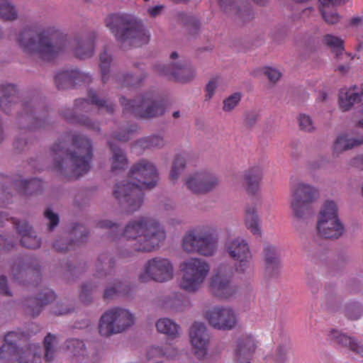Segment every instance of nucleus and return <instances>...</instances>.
Returning <instances> with one entry per match:
<instances>
[{
  "mask_svg": "<svg viewBox=\"0 0 363 363\" xmlns=\"http://www.w3.org/2000/svg\"><path fill=\"white\" fill-rule=\"evenodd\" d=\"M189 339L196 357L200 359L205 358L209 342V335L205 323L194 322L189 329Z\"/></svg>",
  "mask_w": 363,
  "mask_h": 363,
  "instance_id": "nucleus-16",
  "label": "nucleus"
},
{
  "mask_svg": "<svg viewBox=\"0 0 363 363\" xmlns=\"http://www.w3.org/2000/svg\"><path fill=\"white\" fill-rule=\"evenodd\" d=\"M155 70L159 74L172 77L181 82L192 80L196 74V69L177 52L171 53L168 67L158 65L155 67Z\"/></svg>",
  "mask_w": 363,
  "mask_h": 363,
  "instance_id": "nucleus-13",
  "label": "nucleus"
},
{
  "mask_svg": "<svg viewBox=\"0 0 363 363\" xmlns=\"http://www.w3.org/2000/svg\"><path fill=\"white\" fill-rule=\"evenodd\" d=\"M222 84L223 79L221 77L216 76L211 78L205 87V100L210 101Z\"/></svg>",
  "mask_w": 363,
  "mask_h": 363,
  "instance_id": "nucleus-35",
  "label": "nucleus"
},
{
  "mask_svg": "<svg viewBox=\"0 0 363 363\" xmlns=\"http://www.w3.org/2000/svg\"><path fill=\"white\" fill-rule=\"evenodd\" d=\"M16 93V89L13 85L6 84L0 85V102H3L4 99H7Z\"/></svg>",
  "mask_w": 363,
  "mask_h": 363,
  "instance_id": "nucleus-48",
  "label": "nucleus"
},
{
  "mask_svg": "<svg viewBox=\"0 0 363 363\" xmlns=\"http://www.w3.org/2000/svg\"><path fill=\"white\" fill-rule=\"evenodd\" d=\"M178 354L177 348L172 346H167L162 349L158 346H154L150 348L147 356L149 358L156 357H164L167 358H174Z\"/></svg>",
  "mask_w": 363,
  "mask_h": 363,
  "instance_id": "nucleus-33",
  "label": "nucleus"
},
{
  "mask_svg": "<svg viewBox=\"0 0 363 363\" xmlns=\"http://www.w3.org/2000/svg\"><path fill=\"white\" fill-rule=\"evenodd\" d=\"M205 319L214 329L219 330H231L239 323L238 313L228 306H216L204 312Z\"/></svg>",
  "mask_w": 363,
  "mask_h": 363,
  "instance_id": "nucleus-12",
  "label": "nucleus"
},
{
  "mask_svg": "<svg viewBox=\"0 0 363 363\" xmlns=\"http://www.w3.org/2000/svg\"><path fill=\"white\" fill-rule=\"evenodd\" d=\"M140 146L143 148L157 147L160 148L165 144L164 138L160 135H154L140 141Z\"/></svg>",
  "mask_w": 363,
  "mask_h": 363,
  "instance_id": "nucleus-39",
  "label": "nucleus"
},
{
  "mask_svg": "<svg viewBox=\"0 0 363 363\" xmlns=\"http://www.w3.org/2000/svg\"><path fill=\"white\" fill-rule=\"evenodd\" d=\"M111 62V57L109 53L104 52L100 55V68L102 77L104 80L105 75L108 72Z\"/></svg>",
  "mask_w": 363,
  "mask_h": 363,
  "instance_id": "nucleus-47",
  "label": "nucleus"
},
{
  "mask_svg": "<svg viewBox=\"0 0 363 363\" xmlns=\"http://www.w3.org/2000/svg\"><path fill=\"white\" fill-rule=\"evenodd\" d=\"M0 294L6 296L11 295V292L7 287L6 280L4 277H0Z\"/></svg>",
  "mask_w": 363,
  "mask_h": 363,
  "instance_id": "nucleus-55",
  "label": "nucleus"
},
{
  "mask_svg": "<svg viewBox=\"0 0 363 363\" xmlns=\"http://www.w3.org/2000/svg\"><path fill=\"white\" fill-rule=\"evenodd\" d=\"M155 327L158 333L166 335L171 339L180 335V326L169 318H161L156 321Z\"/></svg>",
  "mask_w": 363,
  "mask_h": 363,
  "instance_id": "nucleus-27",
  "label": "nucleus"
},
{
  "mask_svg": "<svg viewBox=\"0 0 363 363\" xmlns=\"http://www.w3.org/2000/svg\"><path fill=\"white\" fill-rule=\"evenodd\" d=\"M257 347L253 336L246 335L240 337L237 341L235 350V359L239 363H250Z\"/></svg>",
  "mask_w": 363,
  "mask_h": 363,
  "instance_id": "nucleus-19",
  "label": "nucleus"
},
{
  "mask_svg": "<svg viewBox=\"0 0 363 363\" xmlns=\"http://www.w3.org/2000/svg\"><path fill=\"white\" fill-rule=\"evenodd\" d=\"M121 104L126 110H130L135 115L143 118L161 115L164 109L162 103L154 98L151 94H147L132 102L123 98Z\"/></svg>",
  "mask_w": 363,
  "mask_h": 363,
  "instance_id": "nucleus-14",
  "label": "nucleus"
},
{
  "mask_svg": "<svg viewBox=\"0 0 363 363\" xmlns=\"http://www.w3.org/2000/svg\"><path fill=\"white\" fill-rule=\"evenodd\" d=\"M298 125L301 130L311 133L315 130V125L311 117L307 114H300L298 118Z\"/></svg>",
  "mask_w": 363,
  "mask_h": 363,
  "instance_id": "nucleus-41",
  "label": "nucleus"
},
{
  "mask_svg": "<svg viewBox=\"0 0 363 363\" xmlns=\"http://www.w3.org/2000/svg\"><path fill=\"white\" fill-rule=\"evenodd\" d=\"M242 98V95L240 92H235L223 101V110L225 112H230L234 110L239 104Z\"/></svg>",
  "mask_w": 363,
  "mask_h": 363,
  "instance_id": "nucleus-38",
  "label": "nucleus"
},
{
  "mask_svg": "<svg viewBox=\"0 0 363 363\" xmlns=\"http://www.w3.org/2000/svg\"><path fill=\"white\" fill-rule=\"evenodd\" d=\"M41 350L36 345H29L18 349L13 358L2 363H40Z\"/></svg>",
  "mask_w": 363,
  "mask_h": 363,
  "instance_id": "nucleus-20",
  "label": "nucleus"
},
{
  "mask_svg": "<svg viewBox=\"0 0 363 363\" xmlns=\"http://www.w3.org/2000/svg\"><path fill=\"white\" fill-rule=\"evenodd\" d=\"M174 276V267L167 258L155 257L147 260L139 274V279L147 282L153 280L163 283L172 280Z\"/></svg>",
  "mask_w": 363,
  "mask_h": 363,
  "instance_id": "nucleus-11",
  "label": "nucleus"
},
{
  "mask_svg": "<svg viewBox=\"0 0 363 363\" xmlns=\"http://www.w3.org/2000/svg\"><path fill=\"white\" fill-rule=\"evenodd\" d=\"M57 342V338L55 336L48 335L44 340L45 354V357L46 360L50 361L53 357L54 354V346Z\"/></svg>",
  "mask_w": 363,
  "mask_h": 363,
  "instance_id": "nucleus-43",
  "label": "nucleus"
},
{
  "mask_svg": "<svg viewBox=\"0 0 363 363\" xmlns=\"http://www.w3.org/2000/svg\"><path fill=\"white\" fill-rule=\"evenodd\" d=\"M17 43L23 51L43 60L50 61L65 50L67 40L54 26H48L39 33L33 28L19 33Z\"/></svg>",
  "mask_w": 363,
  "mask_h": 363,
  "instance_id": "nucleus-3",
  "label": "nucleus"
},
{
  "mask_svg": "<svg viewBox=\"0 0 363 363\" xmlns=\"http://www.w3.org/2000/svg\"><path fill=\"white\" fill-rule=\"evenodd\" d=\"M345 315L351 320H357L363 316V306L356 302L348 303L345 308Z\"/></svg>",
  "mask_w": 363,
  "mask_h": 363,
  "instance_id": "nucleus-34",
  "label": "nucleus"
},
{
  "mask_svg": "<svg viewBox=\"0 0 363 363\" xmlns=\"http://www.w3.org/2000/svg\"><path fill=\"white\" fill-rule=\"evenodd\" d=\"M319 196L318 190L314 186L303 182L294 184L290 191L289 207L293 216L305 219L311 214V204Z\"/></svg>",
  "mask_w": 363,
  "mask_h": 363,
  "instance_id": "nucleus-8",
  "label": "nucleus"
},
{
  "mask_svg": "<svg viewBox=\"0 0 363 363\" xmlns=\"http://www.w3.org/2000/svg\"><path fill=\"white\" fill-rule=\"evenodd\" d=\"M55 169L62 176L78 178L90 168L92 150L90 141L82 136L73 138V150L65 149L64 143H56L52 149Z\"/></svg>",
  "mask_w": 363,
  "mask_h": 363,
  "instance_id": "nucleus-4",
  "label": "nucleus"
},
{
  "mask_svg": "<svg viewBox=\"0 0 363 363\" xmlns=\"http://www.w3.org/2000/svg\"><path fill=\"white\" fill-rule=\"evenodd\" d=\"M12 223L16 226L21 236V242L26 247L36 249L40 246L41 240L38 238L32 228L25 220L17 221L13 219Z\"/></svg>",
  "mask_w": 363,
  "mask_h": 363,
  "instance_id": "nucleus-21",
  "label": "nucleus"
},
{
  "mask_svg": "<svg viewBox=\"0 0 363 363\" xmlns=\"http://www.w3.org/2000/svg\"><path fill=\"white\" fill-rule=\"evenodd\" d=\"M363 99V84L342 88L338 94V105L341 110L347 111Z\"/></svg>",
  "mask_w": 363,
  "mask_h": 363,
  "instance_id": "nucleus-18",
  "label": "nucleus"
},
{
  "mask_svg": "<svg viewBox=\"0 0 363 363\" xmlns=\"http://www.w3.org/2000/svg\"><path fill=\"white\" fill-rule=\"evenodd\" d=\"M233 0H220V5L225 10L228 9V6H232Z\"/></svg>",
  "mask_w": 363,
  "mask_h": 363,
  "instance_id": "nucleus-60",
  "label": "nucleus"
},
{
  "mask_svg": "<svg viewBox=\"0 0 363 363\" xmlns=\"http://www.w3.org/2000/svg\"><path fill=\"white\" fill-rule=\"evenodd\" d=\"M45 216L50 222L49 225L50 229H52L58 224V216L56 213H53L50 208L45 210Z\"/></svg>",
  "mask_w": 363,
  "mask_h": 363,
  "instance_id": "nucleus-52",
  "label": "nucleus"
},
{
  "mask_svg": "<svg viewBox=\"0 0 363 363\" xmlns=\"http://www.w3.org/2000/svg\"><path fill=\"white\" fill-rule=\"evenodd\" d=\"M106 26L118 40H130L135 45L148 42L150 34L135 17L126 13L111 14L106 17Z\"/></svg>",
  "mask_w": 363,
  "mask_h": 363,
  "instance_id": "nucleus-6",
  "label": "nucleus"
},
{
  "mask_svg": "<svg viewBox=\"0 0 363 363\" xmlns=\"http://www.w3.org/2000/svg\"><path fill=\"white\" fill-rule=\"evenodd\" d=\"M20 337L21 335L17 332H10L5 335L4 344L0 347V360L2 362L13 358L14 353L18 350L16 343Z\"/></svg>",
  "mask_w": 363,
  "mask_h": 363,
  "instance_id": "nucleus-25",
  "label": "nucleus"
},
{
  "mask_svg": "<svg viewBox=\"0 0 363 363\" xmlns=\"http://www.w3.org/2000/svg\"><path fill=\"white\" fill-rule=\"evenodd\" d=\"M357 123L359 127L363 128V108L359 113V119Z\"/></svg>",
  "mask_w": 363,
  "mask_h": 363,
  "instance_id": "nucleus-63",
  "label": "nucleus"
},
{
  "mask_svg": "<svg viewBox=\"0 0 363 363\" xmlns=\"http://www.w3.org/2000/svg\"><path fill=\"white\" fill-rule=\"evenodd\" d=\"M180 269V288L188 292H195L205 281L210 272V265L202 259L191 257L182 262Z\"/></svg>",
  "mask_w": 363,
  "mask_h": 363,
  "instance_id": "nucleus-9",
  "label": "nucleus"
},
{
  "mask_svg": "<svg viewBox=\"0 0 363 363\" xmlns=\"http://www.w3.org/2000/svg\"><path fill=\"white\" fill-rule=\"evenodd\" d=\"M186 157L184 155L178 154L175 156L170 172L172 181H177L186 167Z\"/></svg>",
  "mask_w": 363,
  "mask_h": 363,
  "instance_id": "nucleus-32",
  "label": "nucleus"
},
{
  "mask_svg": "<svg viewBox=\"0 0 363 363\" xmlns=\"http://www.w3.org/2000/svg\"><path fill=\"white\" fill-rule=\"evenodd\" d=\"M262 177L263 170L259 166L252 167L244 172L243 180L249 194H255L259 191Z\"/></svg>",
  "mask_w": 363,
  "mask_h": 363,
  "instance_id": "nucleus-22",
  "label": "nucleus"
},
{
  "mask_svg": "<svg viewBox=\"0 0 363 363\" xmlns=\"http://www.w3.org/2000/svg\"><path fill=\"white\" fill-rule=\"evenodd\" d=\"M316 230L323 238L337 239L343 235L345 226L340 218H318Z\"/></svg>",
  "mask_w": 363,
  "mask_h": 363,
  "instance_id": "nucleus-17",
  "label": "nucleus"
},
{
  "mask_svg": "<svg viewBox=\"0 0 363 363\" xmlns=\"http://www.w3.org/2000/svg\"><path fill=\"white\" fill-rule=\"evenodd\" d=\"M66 347L70 352L76 355L80 354V352L84 350V344L79 340L71 339L67 341Z\"/></svg>",
  "mask_w": 363,
  "mask_h": 363,
  "instance_id": "nucleus-46",
  "label": "nucleus"
},
{
  "mask_svg": "<svg viewBox=\"0 0 363 363\" xmlns=\"http://www.w3.org/2000/svg\"><path fill=\"white\" fill-rule=\"evenodd\" d=\"M324 43L337 52V55H340L343 52V40L335 35L328 34L323 38Z\"/></svg>",
  "mask_w": 363,
  "mask_h": 363,
  "instance_id": "nucleus-36",
  "label": "nucleus"
},
{
  "mask_svg": "<svg viewBox=\"0 0 363 363\" xmlns=\"http://www.w3.org/2000/svg\"><path fill=\"white\" fill-rule=\"evenodd\" d=\"M245 227L256 237H260L262 234L261 220L258 214L257 206H248L246 209L245 217Z\"/></svg>",
  "mask_w": 363,
  "mask_h": 363,
  "instance_id": "nucleus-26",
  "label": "nucleus"
},
{
  "mask_svg": "<svg viewBox=\"0 0 363 363\" xmlns=\"http://www.w3.org/2000/svg\"><path fill=\"white\" fill-rule=\"evenodd\" d=\"M347 0H320V5L323 6H330L341 3H345Z\"/></svg>",
  "mask_w": 363,
  "mask_h": 363,
  "instance_id": "nucleus-59",
  "label": "nucleus"
},
{
  "mask_svg": "<svg viewBox=\"0 0 363 363\" xmlns=\"http://www.w3.org/2000/svg\"><path fill=\"white\" fill-rule=\"evenodd\" d=\"M98 225L101 228H117L116 224L108 220H101L99 222Z\"/></svg>",
  "mask_w": 363,
  "mask_h": 363,
  "instance_id": "nucleus-57",
  "label": "nucleus"
},
{
  "mask_svg": "<svg viewBox=\"0 0 363 363\" xmlns=\"http://www.w3.org/2000/svg\"><path fill=\"white\" fill-rule=\"evenodd\" d=\"M363 143V136L352 137L347 134H340L333 145V153L339 155L343 152L352 149Z\"/></svg>",
  "mask_w": 363,
  "mask_h": 363,
  "instance_id": "nucleus-24",
  "label": "nucleus"
},
{
  "mask_svg": "<svg viewBox=\"0 0 363 363\" xmlns=\"http://www.w3.org/2000/svg\"><path fill=\"white\" fill-rule=\"evenodd\" d=\"M220 180L207 171H198L188 174L184 179L185 186L196 194H206L216 188Z\"/></svg>",
  "mask_w": 363,
  "mask_h": 363,
  "instance_id": "nucleus-15",
  "label": "nucleus"
},
{
  "mask_svg": "<svg viewBox=\"0 0 363 363\" xmlns=\"http://www.w3.org/2000/svg\"><path fill=\"white\" fill-rule=\"evenodd\" d=\"M218 247L217 230L211 225H200L189 229L182 240V248L187 253L211 257L216 253Z\"/></svg>",
  "mask_w": 363,
  "mask_h": 363,
  "instance_id": "nucleus-7",
  "label": "nucleus"
},
{
  "mask_svg": "<svg viewBox=\"0 0 363 363\" xmlns=\"http://www.w3.org/2000/svg\"><path fill=\"white\" fill-rule=\"evenodd\" d=\"M157 181V170L150 162L143 160L133 166L128 179L117 183L113 196L126 211L138 210L143 201V190L154 186Z\"/></svg>",
  "mask_w": 363,
  "mask_h": 363,
  "instance_id": "nucleus-2",
  "label": "nucleus"
},
{
  "mask_svg": "<svg viewBox=\"0 0 363 363\" xmlns=\"http://www.w3.org/2000/svg\"><path fill=\"white\" fill-rule=\"evenodd\" d=\"M353 60V57L348 53H341L338 56L337 65H336V69L341 74H346L349 72L351 68V62Z\"/></svg>",
  "mask_w": 363,
  "mask_h": 363,
  "instance_id": "nucleus-37",
  "label": "nucleus"
},
{
  "mask_svg": "<svg viewBox=\"0 0 363 363\" xmlns=\"http://www.w3.org/2000/svg\"><path fill=\"white\" fill-rule=\"evenodd\" d=\"M123 289V285L121 283L114 284L113 286H110L106 288L104 291V297L106 298H111L113 296L121 293Z\"/></svg>",
  "mask_w": 363,
  "mask_h": 363,
  "instance_id": "nucleus-49",
  "label": "nucleus"
},
{
  "mask_svg": "<svg viewBox=\"0 0 363 363\" xmlns=\"http://www.w3.org/2000/svg\"><path fill=\"white\" fill-rule=\"evenodd\" d=\"M30 272V267L21 262L14 264L11 269L13 277L17 280L21 279L24 275L27 276Z\"/></svg>",
  "mask_w": 363,
  "mask_h": 363,
  "instance_id": "nucleus-42",
  "label": "nucleus"
},
{
  "mask_svg": "<svg viewBox=\"0 0 363 363\" xmlns=\"http://www.w3.org/2000/svg\"><path fill=\"white\" fill-rule=\"evenodd\" d=\"M89 100L92 104H96L99 107H103L105 106V104L106 103L104 100L99 99L97 96L95 94H91L89 96Z\"/></svg>",
  "mask_w": 363,
  "mask_h": 363,
  "instance_id": "nucleus-58",
  "label": "nucleus"
},
{
  "mask_svg": "<svg viewBox=\"0 0 363 363\" xmlns=\"http://www.w3.org/2000/svg\"><path fill=\"white\" fill-rule=\"evenodd\" d=\"M67 72H62V73H60L58 74L56 77H55V80H56V82L57 83H60V81L62 79H67Z\"/></svg>",
  "mask_w": 363,
  "mask_h": 363,
  "instance_id": "nucleus-62",
  "label": "nucleus"
},
{
  "mask_svg": "<svg viewBox=\"0 0 363 363\" xmlns=\"http://www.w3.org/2000/svg\"><path fill=\"white\" fill-rule=\"evenodd\" d=\"M55 298L54 293L50 290H46L45 292V298H40V300L38 301V305L40 303V304H46L48 302L52 301Z\"/></svg>",
  "mask_w": 363,
  "mask_h": 363,
  "instance_id": "nucleus-54",
  "label": "nucleus"
},
{
  "mask_svg": "<svg viewBox=\"0 0 363 363\" xmlns=\"http://www.w3.org/2000/svg\"><path fill=\"white\" fill-rule=\"evenodd\" d=\"M354 165L358 167H363V155L357 156L354 161Z\"/></svg>",
  "mask_w": 363,
  "mask_h": 363,
  "instance_id": "nucleus-61",
  "label": "nucleus"
},
{
  "mask_svg": "<svg viewBox=\"0 0 363 363\" xmlns=\"http://www.w3.org/2000/svg\"><path fill=\"white\" fill-rule=\"evenodd\" d=\"M94 49L91 45H88L86 46H83L82 48H79L76 50L75 54L77 57L80 58H86L91 57L93 54Z\"/></svg>",
  "mask_w": 363,
  "mask_h": 363,
  "instance_id": "nucleus-50",
  "label": "nucleus"
},
{
  "mask_svg": "<svg viewBox=\"0 0 363 363\" xmlns=\"http://www.w3.org/2000/svg\"><path fill=\"white\" fill-rule=\"evenodd\" d=\"M330 6L320 5V11L324 21L328 24H335L340 21V16L335 10H330Z\"/></svg>",
  "mask_w": 363,
  "mask_h": 363,
  "instance_id": "nucleus-40",
  "label": "nucleus"
},
{
  "mask_svg": "<svg viewBox=\"0 0 363 363\" xmlns=\"http://www.w3.org/2000/svg\"><path fill=\"white\" fill-rule=\"evenodd\" d=\"M362 21V18H359V17H354L353 18H352L350 23L353 26H357L358 25L360 22Z\"/></svg>",
  "mask_w": 363,
  "mask_h": 363,
  "instance_id": "nucleus-64",
  "label": "nucleus"
},
{
  "mask_svg": "<svg viewBox=\"0 0 363 363\" xmlns=\"http://www.w3.org/2000/svg\"><path fill=\"white\" fill-rule=\"evenodd\" d=\"M264 252V272L269 277L274 276L280 268L279 251L272 245H267Z\"/></svg>",
  "mask_w": 363,
  "mask_h": 363,
  "instance_id": "nucleus-23",
  "label": "nucleus"
},
{
  "mask_svg": "<svg viewBox=\"0 0 363 363\" xmlns=\"http://www.w3.org/2000/svg\"><path fill=\"white\" fill-rule=\"evenodd\" d=\"M263 74L267 77L269 82H277L281 77V72L279 68L274 67H264L262 69Z\"/></svg>",
  "mask_w": 363,
  "mask_h": 363,
  "instance_id": "nucleus-44",
  "label": "nucleus"
},
{
  "mask_svg": "<svg viewBox=\"0 0 363 363\" xmlns=\"http://www.w3.org/2000/svg\"><path fill=\"white\" fill-rule=\"evenodd\" d=\"M224 249L227 255L235 261L234 269L227 265H220L210 280V289L216 296L228 298L236 292L232 284L233 272L248 274L252 270V255L246 240L236 237L226 240Z\"/></svg>",
  "mask_w": 363,
  "mask_h": 363,
  "instance_id": "nucleus-1",
  "label": "nucleus"
},
{
  "mask_svg": "<svg viewBox=\"0 0 363 363\" xmlns=\"http://www.w3.org/2000/svg\"><path fill=\"white\" fill-rule=\"evenodd\" d=\"M123 237L133 240L136 251L151 252L160 247L166 239V231L160 222L142 216L131 220L125 226Z\"/></svg>",
  "mask_w": 363,
  "mask_h": 363,
  "instance_id": "nucleus-5",
  "label": "nucleus"
},
{
  "mask_svg": "<svg viewBox=\"0 0 363 363\" xmlns=\"http://www.w3.org/2000/svg\"><path fill=\"white\" fill-rule=\"evenodd\" d=\"M318 218H339L338 201L333 199H325L319 210Z\"/></svg>",
  "mask_w": 363,
  "mask_h": 363,
  "instance_id": "nucleus-29",
  "label": "nucleus"
},
{
  "mask_svg": "<svg viewBox=\"0 0 363 363\" xmlns=\"http://www.w3.org/2000/svg\"><path fill=\"white\" fill-rule=\"evenodd\" d=\"M162 9H163L162 6H155L149 8L147 9V13H149V15L151 17L155 18L161 13Z\"/></svg>",
  "mask_w": 363,
  "mask_h": 363,
  "instance_id": "nucleus-56",
  "label": "nucleus"
},
{
  "mask_svg": "<svg viewBox=\"0 0 363 363\" xmlns=\"http://www.w3.org/2000/svg\"><path fill=\"white\" fill-rule=\"evenodd\" d=\"M18 17L16 6L10 0H0V18L6 21H14Z\"/></svg>",
  "mask_w": 363,
  "mask_h": 363,
  "instance_id": "nucleus-30",
  "label": "nucleus"
},
{
  "mask_svg": "<svg viewBox=\"0 0 363 363\" xmlns=\"http://www.w3.org/2000/svg\"><path fill=\"white\" fill-rule=\"evenodd\" d=\"M135 323V316L129 310L114 307L106 311L99 323V333L103 336H110L122 333Z\"/></svg>",
  "mask_w": 363,
  "mask_h": 363,
  "instance_id": "nucleus-10",
  "label": "nucleus"
},
{
  "mask_svg": "<svg viewBox=\"0 0 363 363\" xmlns=\"http://www.w3.org/2000/svg\"><path fill=\"white\" fill-rule=\"evenodd\" d=\"M170 308L175 311H181L184 310V301L180 299H174L170 303Z\"/></svg>",
  "mask_w": 363,
  "mask_h": 363,
  "instance_id": "nucleus-53",
  "label": "nucleus"
},
{
  "mask_svg": "<svg viewBox=\"0 0 363 363\" xmlns=\"http://www.w3.org/2000/svg\"><path fill=\"white\" fill-rule=\"evenodd\" d=\"M328 335L331 340L335 341L339 345L347 349L350 348L354 340V337H351L337 329H331L328 332Z\"/></svg>",
  "mask_w": 363,
  "mask_h": 363,
  "instance_id": "nucleus-31",
  "label": "nucleus"
},
{
  "mask_svg": "<svg viewBox=\"0 0 363 363\" xmlns=\"http://www.w3.org/2000/svg\"><path fill=\"white\" fill-rule=\"evenodd\" d=\"M290 353V348L288 346L279 345L276 352V363H285L289 359Z\"/></svg>",
  "mask_w": 363,
  "mask_h": 363,
  "instance_id": "nucleus-45",
  "label": "nucleus"
},
{
  "mask_svg": "<svg viewBox=\"0 0 363 363\" xmlns=\"http://www.w3.org/2000/svg\"><path fill=\"white\" fill-rule=\"evenodd\" d=\"M349 350L358 357L363 358V344L354 338Z\"/></svg>",
  "mask_w": 363,
  "mask_h": 363,
  "instance_id": "nucleus-51",
  "label": "nucleus"
},
{
  "mask_svg": "<svg viewBox=\"0 0 363 363\" xmlns=\"http://www.w3.org/2000/svg\"><path fill=\"white\" fill-rule=\"evenodd\" d=\"M110 147L113 151L111 159V169L112 172L118 173L126 168L128 160L120 148H116L111 144H110Z\"/></svg>",
  "mask_w": 363,
  "mask_h": 363,
  "instance_id": "nucleus-28",
  "label": "nucleus"
}]
</instances>
